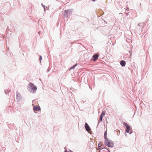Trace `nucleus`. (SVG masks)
Segmentation results:
<instances>
[{
	"instance_id": "3",
	"label": "nucleus",
	"mask_w": 152,
	"mask_h": 152,
	"mask_svg": "<svg viewBox=\"0 0 152 152\" xmlns=\"http://www.w3.org/2000/svg\"><path fill=\"white\" fill-rule=\"evenodd\" d=\"M33 109L34 111H38L40 110V108L39 106L38 105H36L33 107Z\"/></svg>"
},
{
	"instance_id": "1",
	"label": "nucleus",
	"mask_w": 152,
	"mask_h": 152,
	"mask_svg": "<svg viewBox=\"0 0 152 152\" xmlns=\"http://www.w3.org/2000/svg\"><path fill=\"white\" fill-rule=\"evenodd\" d=\"M105 143L106 145L110 147H113L114 145L113 142L110 140L107 139L106 140Z\"/></svg>"
},
{
	"instance_id": "14",
	"label": "nucleus",
	"mask_w": 152,
	"mask_h": 152,
	"mask_svg": "<svg viewBox=\"0 0 152 152\" xmlns=\"http://www.w3.org/2000/svg\"><path fill=\"white\" fill-rule=\"evenodd\" d=\"M42 56H40V58H39V60H40V62H41V60L42 59Z\"/></svg>"
},
{
	"instance_id": "8",
	"label": "nucleus",
	"mask_w": 152,
	"mask_h": 152,
	"mask_svg": "<svg viewBox=\"0 0 152 152\" xmlns=\"http://www.w3.org/2000/svg\"><path fill=\"white\" fill-rule=\"evenodd\" d=\"M107 131H106L105 132V133L104 134V138L106 139V140L108 139L107 138Z\"/></svg>"
},
{
	"instance_id": "5",
	"label": "nucleus",
	"mask_w": 152,
	"mask_h": 152,
	"mask_svg": "<svg viewBox=\"0 0 152 152\" xmlns=\"http://www.w3.org/2000/svg\"><path fill=\"white\" fill-rule=\"evenodd\" d=\"M85 127L86 129V130L87 131H89L91 130L89 126H88V125L86 123Z\"/></svg>"
},
{
	"instance_id": "11",
	"label": "nucleus",
	"mask_w": 152,
	"mask_h": 152,
	"mask_svg": "<svg viewBox=\"0 0 152 152\" xmlns=\"http://www.w3.org/2000/svg\"><path fill=\"white\" fill-rule=\"evenodd\" d=\"M102 117H103L102 116L100 115V116L99 117V121H102Z\"/></svg>"
},
{
	"instance_id": "17",
	"label": "nucleus",
	"mask_w": 152,
	"mask_h": 152,
	"mask_svg": "<svg viewBox=\"0 0 152 152\" xmlns=\"http://www.w3.org/2000/svg\"><path fill=\"white\" fill-rule=\"evenodd\" d=\"M99 152H100V151H99Z\"/></svg>"
},
{
	"instance_id": "6",
	"label": "nucleus",
	"mask_w": 152,
	"mask_h": 152,
	"mask_svg": "<svg viewBox=\"0 0 152 152\" xmlns=\"http://www.w3.org/2000/svg\"><path fill=\"white\" fill-rule=\"evenodd\" d=\"M120 64H121V65L123 66H124L125 65L126 62L122 60V61H120Z\"/></svg>"
},
{
	"instance_id": "10",
	"label": "nucleus",
	"mask_w": 152,
	"mask_h": 152,
	"mask_svg": "<svg viewBox=\"0 0 152 152\" xmlns=\"http://www.w3.org/2000/svg\"><path fill=\"white\" fill-rule=\"evenodd\" d=\"M105 115V113H104V112L103 111L101 113V115H100L102 116V117H103V116H104Z\"/></svg>"
},
{
	"instance_id": "16",
	"label": "nucleus",
	"mask_w": 152,
	"mask_h": 152,
	"mask_svg": "<svg viewBox=\"0 0 152 152\" xmlns=\"http://www.w3.org/2000/svg\"><path fill=\"white\" fill-rule=\"evenodd\" d=\"M93 1H96V0H92Z\"/></svg>"
},
{
	"instance_id": "7",
	"label": "nucleus",
	"mask_w": 152,
	"mask_h": 152,
	"mask_svg": "<svg viewBox=\"0 0 152 152\" xmlns=\"http://www.w3.org/2000/svg\"><path fill=\"white\" fill-rule=\"evenodd\" d=\"M126 127V132L129 133L130 131V127L129 125H127Z\"/></svg>"
},
{
	"instance_id": "12",
	"label": "nucleus",
	"mask_w": 152,
	"mask_h": 152,
	"mask_svg": "<svg viewBox=\"0 0 152 152\" xmlns=\"http://www.w3.org/2000/svg\"><path fill=\"white\" fill-rule=\"evenodd\" d=\"M102 145V144L101 143H99L98 144V148H99V149H100V147H101V146Z\"/></svg>"
},
{
	"instance_id": "13",
	"label": "nucleus",
	"mask_w": 152,
	"mask_h": 152,
	"mask_svg": "<svg viewBox=\"0 0 152 152\" xmlns=\"http://www.w3.org/2000/svg\"><path fill=\"white\" fill-rule=\"evenodd\" d=\"M123 124L124 125V126H125L126 127V126H127V125H128V124H127L125 122H124L123 123Z\"/></svg>"
},
{
	"instance_id": "15",
	"label": "nucleus",
	"mask_w": 152,
	"mask_h": 152,
	"mask_svg": "<svg viewBox=\"0 0 152 152\" xmlns=\"http://www.w3.org/2000/svg\"><path fill=\"white\" fill-rule=\"evenodd\" d=\"M105 149V148H103L101 150H102L104 149Z\"/></svg>"
},
{
	"instance_id": "2",
	"label": "nucleus",
	"mask_w": 152,
	"mask_h": 152,
	"mask_svg": "<svg viewBox=\"0 0 152 152\" xmlns=\"http://www.w3.org/2000/svg\"><path fill=\"white\" fill-rule=\"evenodd\" d=\"M29 85L30 86L31 88L32 89L31 91V92L32 93H35L37 89V87L34 86L33 83H29Z\"/></svg>"
},
{
	"instance_id": "4",
	"label": "nucleus",
	"mask_w": 152,
	"mask_h": 152,
	"mask_svg": "<svg viewBox=\"0 0 152 152\" xmlns=\"http://www.w3.org/2000/svg\"><path fill=\"white\" fill-rule=\"evenodd\" d=\"M99 56V55L97 54H95L92 57L93 58V61H96L98 59Z\"/></svg>"
},
{
	"instance_id": "9",
	"label": "nucleus",
	"mask_w": 152,
	"mask_h": 152,
	"mask_svg": "<svg viewBox=\"0 0 152 152\" xmlns=\"http://www.w3.org/2000/svg\"><path fill=\"white\" fill-rule=\"evenodd\" d=\"M77 65V64H76L74 65H73V66L71 67L70 68V69L69 70H70L71 69H74L75 67Z\"/></svg>"
}]
</instances>
